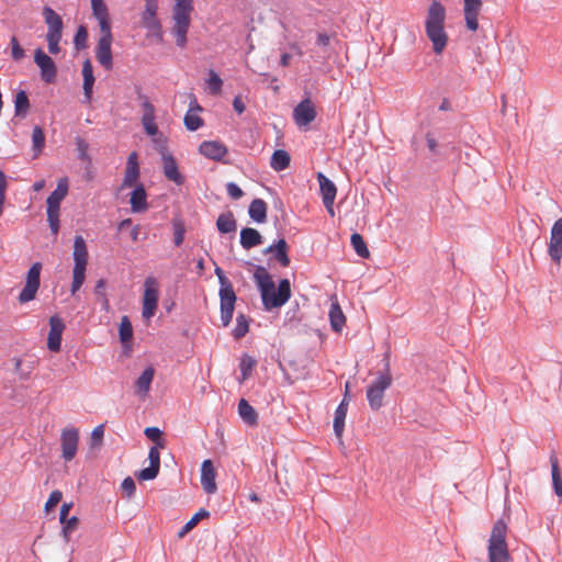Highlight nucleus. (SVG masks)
<instances>
[{
    "mask_svg": "<svg viewBox=\"0 0 562 562\" xmlns=\"http://www.w3.org/2000/svg\"><path fill=\"white\" fill-rule=\"evenodd\" d=\"M254 279L259 288L262 304L266 311L281 307L291 296V285L288 279L279 282L278 289L274 286L272 277L262 266H257L254 272Z\"/></svg>",
    "mask_w": 562,
    "mask_h": 562,
    "instance_id": "nucleus-1",
    "label": "nucleus"
},
{
    "mask_svg": "<svg viewBox=\"0 0 562 562\" xmlns=\"http://www.w3.org/2000/svg\"><path fill=\"white\" fill-rule=\"evenodd\" d=\"M446 16V8L439 1L432 0L426 14L425 32L437 55L446 49L449 41L445 30Z\"/></svg>",
    "mask_w": 562,
    "mask_h": 562,
    "instance_id": "nucleus-2",
    "label": "nucleus"
},
{
    "mask_svg": "<svg viewBox=\"0 0 562 562\" xmlns=\"http://www.w3.org/2000/svg\"><path fill=\"white\" fill-rule=\"evenodd\" d=\"M172 5V29L171 32L176 38V44L180 48L187 45V35L191 24V13L193 12V0H173Z\"/></svg>",
    "mask_w": 562,
    "mask_h": 562,
    "instance_id": "nucleus-3",
    "label": "nucleus"
},
{
    "mask_svg": "<svg viewBox=\"0 0 562 562\" xmlns=\"http://www.w3.org/2000/svg\"><path fill=\"white\" fill-rule=\"evenodd\" d=\"M506 538L507 525L503 519H498L494 524L488 539V562H512Z\"/></svg>",
    "mask_w": 562,
    "mask_h": 562,
    "instance_id": "nucleus-4",
    "label": "nucleus"
},
{
    "mask_svg": "<svg viewBox=\"0 0 562 562\" xmlns=\"http://www.w3.org/2000/svg\"><path fill=\"white\" fill-rule=\"evenodd\" d=\"M74 268H72V282L71 293L75 294L80 290L86 280V269L88 265V248L86 240L82 236H76L74 240Z\"/></svg>",
    "mask_w": 562,
    "mask_h": 562,
    "instance_id": "nucleus-5",
    "label": "nucleus"
},
{
    "mask_svg": "<svg viewBox=\"0 0 562 562\" xmlns=\"http://www.w3.org/2000/svg\"><path fill=\"white\" fill-rule=\"evenodd\" d=\"M390 355L386 352L384 355L385 360V369L382 373L378 375V378L368 386L367 390V400L369 406L373 411H378L383 405L384 392L392 385V375L390 372Z\"/></svg>",
    "mask_w": 562,
    "mask_h": 562,
    "instance_id": "nucleus-6",
    "label": "nucleus"
},
{
    "mask_svg": "<svg viewBox=\"0 0 562 562\" xmlns=\"http://www.w3.org/2000/svg\"><path fill=\"white\" fill-rule=\"evenodd\" d=\"M68 188V179L66 177L59 179L56 189L50 193V195L46 200L47 221L54 235H57L59 232L60 203L67 196Z\"/></svg>",
    "mask_w": 562,
    "mask_h": 562,
    "instance_id": "nucleus-7",
    "label": "nucleus"
},
{
    "mask_svg": "<svg viewBox=\"0 0 562 562\" xmlns=\"http://www.w3.org/2000/svg\"><path fill=\"white\" fill-rule=\"evenodd\" d=\"M45 23L47 24L46 40L48 43V52L53 55L59 53V42L63 34V20L61 18L49 7H45L43 10Z\"/></svg>",
    "mask_w": 562,
    "mask_h": 562,
    "instance_id": "nucleus-8",
    "label": "nucleus"
},
{
    "mask_svg": "<svg viewBox=\"0 0 562 562\" xmlns=\"http://www.w3.org/2000/svg\"><path fill=\"white\" fill-rule=\"evenodd\" d=\"M158 0H144V10L140 13V25L153 36L162 38V26L158 19Z\"/></svg>",
    "mask_w": 562,
    "mask_h": 562,
    "instance_id": "nucleus-9",
    "label": "nucleus"
},
{
    "mask_svg": "<svg viewBox=\"0 0 562 562\" xmlns=\"http://www.w3.org/2000/svg\"><path fill=\"white\" fill-rule=\"evenodd\" d=\"M159 299V283L156 278L147 277L144 282L143 310L145 319H150L157 310Z\"/></svg>",
    "mask_w": 562,
    "mask_h": 562,
    "instance_id": "nucleus-10",
    "label": "nucleus"
},
{
    "mask_svg": "<svg viewBox=\"0 0 562 562\" xmlns=\"http://www.w3.org/2000/svg\"><path fill=\"white\" fill-rule=\"evenodd\" d=\"M142 125L144 127L145 133L148 136H157L154 138V143L157 144L161 149H165V139H162L161 135L158 136V126L156 124V116H155V106L153 103L148 100L147 97L142 98Z\"/></svg>",
    "mask_w": 562,
    "mask_h": 562,
    "instance_id": "nucleus-11",
    "label": "nucleus"
},
{
    "mask_svg": "<svg viewBox=\"0 0 562 562\" xmlns=\"http://www.w3.org/2000/svg\"><path fill=\"white\" fill-rule=\"evenodd\" d=\"M42 263L35 262L31 266L26 273L25 285L19 294V302L24 304L35 299L40 289V276Z\"/></svg>",
    "mask_w": 562,
    "mask_h": 562,
    "instance_id": "nucleus-12",
    "label": "nucleus"
},
{
    "mask_svg": "<svg viewBox=\"0 0 562 562\" xmlns=\"http://www.w3.org/2000/svg\"><path fill=\"white\" fill-rule=\"evenodd\" d=\"M79 445V430L76 427H66L60 434L61 458L69 462L77 453Z\"/></svg>",
    "mask_w": 562,
    "mask_h": 562,
    "instance_id": "nucleus-13",
    "label": "nucleus"
},
{
    "mask_svg": "<svg viewBox=\"0 0 562 562\" xmlns=\"http://www.w3.org/2000/svg\"><path fill=\"white\" fill-rule=\"evenodd\" d=\"M34 61L41 70V78L46 83H53L56 80L57 67L54 60L43 52L42 48H36L34 52Z\"/></svg>",
    "mask_w": 562,
    "mask_h": 562,
    "instance_id": "nucleus-14",
    "label": "nucleus"
},
{
    "mask_svg": "<svg viewBox=\"0 0 562 562\" xmlns=\"http://www.w3.org/2000/svg\"><path fill=\"white\" fill-rule=\"evenodd\" d=\"M113 41L112 32L101 33L95 48V57L101 66L106 70L113 67L111 44Z\"/></svg>",
    "mask_w": 562,
    "mask_h": 562,
    "instance_id": "nucleus-15",
    "label": "nucleus"
},
{
    "mask_svg": "<svg viewBox=\"0 0 562 562\" xmlns=\"http://www.w3.org/2000/svg\"><path fill=\"white\" fill-rule=\"evenodd\" d=\"M221 299V321L224 327H227L233 318V313L236 303V294L234 290L220 289Z\"/></svg>",
    "mask_w": 562,
    "mask_h": 562,
    "instance_id": "nucleus-16",
    "label": "nucleus"
},
{
    "mask_svg": "<svg viewBox=\"0 0 562 562\" xmlns=\"http://www.w3.org/2000/svg\"><path fill=\"white\" fill-rule=\"evenodd\" d=\"M316 117V110L310 99L301 101L293 110V119L297 126H307Z\"/></svg>",
    "mask_w": 562,
    "mask_h": 562,
    "instance_id": "nucleus-17",
    "label": "nucleus"
},
{
    "mask_svg": "<svg viewBox=\"0 0 562 562\" xmlns=\"http://www.w3.org/2000/svg\"><path fill=\"white\" fill-rule=\"evenodd\" d=\"M548 252L554 262L560 263L562 258V218L557 220L552 225Z\"/></svg>",
    "mask_w": 562,
    "mask_h": 562,
    "instance_id": "nucleus-18",
    "label": "nucleus"
},
{
    "mask_svg": "<svg viewBox=\"0 0 562 562\" xmlns=\"http://www.w3.org/2000/svg\"><path fill=\"white\" fill-rule=\"evenodd\" d=\"M65 330V324L58 315L49 318V333L47 337V348L50 351L58 352L60 350L61 335Z\"/></svg>",
    "mask_w": 562,
    "mask_h": 562,
    "instance_id": "nucleus-19",
    "label": "nucleus"
},
{
    "mask_svg": "<svg viewBox=\"0 0 562 562\" xmlns=\"http://www.w3.org/2000/svg\"><path fill=\"white\" fill-rule=\"evenodd\" d=\"M139 175L140 171L138 166V156L136 151H133L130 154L127 158L124 178L121 184V190L134 187L139 179Z\"/></svg>",
    "mask_w": 562,
    "mask_h": 562,
    "instance_id": "nucleus-20",
    "label": "nucleus"
},
{
    "mask_svg": "<svg viewBox=\"0 0 562 562\" xmlns=\"http://www.w3.org/2000/svg\"><path fill=\"white\" fill-rule=\"evenodd\" d=\"M149 467L140 470L136 477L140 481L154 480L160 469V452L158 447H151L148 452Z\"/></svg>",
    "mask_w": 562,
    "mask_h": 562,
    "instance_id": "nucleus-21",
    "label": "nucleus"
},
{
    "mask_svg": "<svg viewBox=\"0 0 562 562\" xmlns=\"http://www.w3.org/2000/svg\"><path fill=\"white\" fill-rule=\"evenodd\" d=\"M92 15L99 23L100 33L111 32V20L106 3L104 0H91Z\"/></svg>",
    "mask_w": 562,
    "mask_h": 562,
    "instance_id": "nucleus-22",
    "label": "nucleus"
},
{
    "mask_svg": "<svg viewBox=\"0 0 562 562\" xmlns=\"http://www.w3.org/2000/svg\"><path fill=\"white\" fill-rule=\"evenodd\" d=\"M216 471L211 460H204L201 465V485L207 494H214L217 491Z\"/></svg>",
    "mask_w": 562,
    "mask_h": 562,
    "instance_id": "nucleus-23",
    "label": "nucleus"
},
{
    "mask_svg": "<svg viewBox=\"0 0 562 562\" xmlns=\"http://www.w3.org/2000/svg\"><path fill=\"white\" fill-rule=\"evenodd\" d=\"M482 9V0H464V19L467 27L475 32L479 29L477 16Z\"/></svg>",
    "mask_w": 562,
    "mask_h": 562,
    "instance_id": "nucleus-24",
    "label": "nucleus"
},
{
    "mask_svg": "<svg viewBox=\"0 0 562 562\" xmlns=\"http://www.w3.org/2000/svg\"><path fill=\"white\" fill-rule=\"evenodd\" d=\"M199 151L209 159L221 160L227 154V148L221 142L204 140L200 145Z\"/></svg>",
    "mask_w": 562,
    "mask_h": 562,
    "instance_id": "nucleus-25",
    "label": "nucleus"
},
{
    "mask_svg": "<svg viewBox=\"0 0 562 562\" xmlns=\"http://www.w3.org/2000/svg\"><path fill=\"white\" fill-rule=\"evenodd\" d=\"M162 167L165 177L168 180L176 184H182L184 182V177L179 172L176 159L165 151H162Z\"/></svg>",
    "mask_w": 562,
    "mask_h": 562,
    "instance_id": "nucleus-26",
    "label": "nucleus"
},
{
    "mask_svg": "<svg viewBox=\"0 0 562 562\" xmlns=\"http://www.w3.org/2000/svg\"><path fill=\"white\" fill-rule=\"evenodd\" d=\"M349 385L346 384V393H348ZM347 394H345L344 400L338 405V407L335 411V417H334V431L335 435L338 438L342 437L344 434V427H345V419L348 411V401H347Z\"/></svg>",
    "mask_w": 562,
    "mask_h": 562,
    "instance_id": "nucleus-27",
    "label": "nucleus"
},
{
    "mask_svg": "<svg viewBox=\"0 0 562 562\" xmlns=\"http://www.w3.org/2000/svg\"><path fill=\"white\" fill-rule=\"evenodd\" d=\"M130 204L134 213L144 212L148 209L147 194L143 184H137L132 191Z\"/></svg>",
    "mask_w": 562,
    "mask_h": 562,
    "instance_id": "nucleus-28",
    "label": "nucleus"
},
{
    "mask_svg": "<svg viewBox=\"0 0 562 562\" xmlns=\"http://www.w3.org/2000/svg\"><path fill=\"white\" fill-rule=\"evenodd\" d=\"M263 254H274V258L283 267H288L290 265V258L288 256V244L283 238L279 239L276 245H270L267 247L263 250Z\"/></svg>",
    "mask_w": 562,
    "mask_h": 562,
    "instance_id": "nucleus-29",
    "label": "nucleus"
},
{
    "mask_svg": "<svg viewBox=\"0 0 562 562\" xmlns=\"http://www.w3.org/2000/svg\"><path fill=\"white\" fill-rule=\"evenodd\" d=\"M317 180L319 183L323 202H334L337 193L335 183L322 172H318Z\"/></svg>",
    "mask_w": 562,
    "mask_h": 562,
    "instance_id": "nucleus-30",
    "label": "nucleus"
},
{
    "mask_svg": "<svg viewBox=\"0 0 562 562\" xmlns=\"http://www.w3.org/2000/svg\"><path fill=\"white\" fill-rule=\"evenodd\" d=\"M82 77H83V94L87 101L91 100L92 89L94 85L93 67L90 59L82 63Z\"/></svg>",
    "mask_w": 562,
    "mask_h": 562,
    "instance_id": "nucleus-31",
    "label": "nucleus"
},
{
    "mask_svg": "<svg viewBox=\"0 0 562 562\" xmlns=\"http://www.w3.org/2000/svg\"><path fill=\"white\" fill-rule=\"evenodd\" d=\"M202 108L194 100L190 104L189 111L186 113L183 122L189 131H196L203 125V120L198 115L196 112L201 111Z\"/></svg>",
    "mask_w": 562,
    "mask_h": 562,
    "instance_id": "nucleus-32",
    "label": "nucleus"
},
{
    "mask_svg": "<svg viewBox=\"0 0 562 562\" xmlns=\"http://www.w3.org/2000/svg\"><path fill=\"white\" fill-rule=\"evenodd\" d=\"M262 243L261 234L251 227H246L240 231V245L245 249H250Z\"/></svg>",
    "mask_w": 562,
    "mask_h": 562,
    "instance_id": "nucleus-33",
    "label": "nucleus"
},
{
    "mask_svg": "<svg viewBox=\"0 0 562 562\" xmlns=\"http://www.w3.org/2000/svg\"><path fill=\"white\" fill-rule=\"evenodd\" d=\"M329 321L333 330L340 331L346 323V317L337 301L333 302L329 310Z\"/></svg>",
    "mask_w": 562,
    "mask_h": 562,
    "instance_id": "nucleus-34",
    "label": "nucleus"
},
{
    "mask_svg": "<svg viewBox=\"0 0 562 562\" xmlns=\"http://www.w3.org/2000/svg\"><path fill=\"white\" fill-rule=\"evenodd\" d=\"M249 216L257 223L267 220V203L261 199H255L249 205Z\"/></svg>",
    "mask_w": 562,
    "mask_h": 562,
    "instance_id": "nucleus-35",
    "label": "nucleus"
},
{
    "mask_svg": "<svg viewBox=\"0 0 562 562\" xmlns=\"http://www.w3.org/2000/svg\"><path fill=\"white\" fill-rule=\"evenodd\" d=\"M155 370L148 367L143 371L140 376L136 380V389L139 394L147 395L150 390L151 382L154 380Z\"/></svg>",
    "mask_w": 562,
    "mask_h": 562,
    "instance_id": "nucleus-36",
    "label": "nucleus"
},
{
    "mask_svg": "<svg viewBox=\"0 0 562 562\" xmlns=\"http://www.w3.org/2000/svg\"><path fill=\"white\" fill-rule=\"evenodd\" d=\"M291 158L288 151L278 149L272 154L270 166L276 171H282L290 165Z\"/></svg>",
    "mask_w": 562,
    "mask_h": 562,
    "instance_id": "nucleus-37",
    "label": "nucleus"
},
{
    "mask_svg": "<svg viewBox=\"0 0 562 562\" xmlns=\"http://www.w3.org/2000/svg\"><path fill=\"white\" fill-rule=\"evenodd\" d=\"M238 413L245 423L249 425L257 424L258 415L254 407L245 398H241L238 403Z\"/></svg>",
    "mask_w": 562,
    "mask_h": 562,
    "instance_id": "nucleus-38",
    "label": "nucleus"
},
{
    "mask_svg": "<svg viewBox=\"0 0 562 562\" xmlns=\"http://www.w3.org/2000/svg\"><path fill=\"white\" fill-rule=\"evenodd\" d=\"M217 229L223 233H232L236 231V221L232 212L223 213L216 221Z\"/></svg>",
    "mask_w": 562,
    "mask_h": 562,
    "instance_id": "nucleus-39",
    "label": "nucleus"
},
{
    "mask_svg": "<svg viewBox=\"0 0 562 562\" xmlns=\"http://www.w3.org/2000/svg\"><path fill=\"white\" fill-rule=\"evenodd\" d=\"M551 475H552V484L554 493L561 497L562 496V476L559 469L558 458L555 456H551Z\"/></svg>",
    "mask_w": 562,
    "mask_h": 562,
    "instance_id": "nucleus-40",
    "label": "nucleus"
},
{
    "mask_svg": "<svg viewBox=\"0 0 562 562\" xmlns=\"http://www.w3.org/2000/svg\"><path fill=\"white\" fill-rule=\"evenodd\" d=\"M29 109H30L29 97L24 90H20L15 94V100H14L15 115L25 117L26 113L29 112Z\"/></svg>",
    "mask_w": 562,
    "mask_h": 562,
    "instance_id": "nucleus-41",
    "label": "nucleus"
},
{
    "mask_svg": "<svg viewBox=\"0 0 562 562\" xmlns=\"http://www.w3.org/2000/svg\"><path fill=\"white\" fill-rule=\"evenodd\" d=\"M350 243H351V246L355 249L356 254L359 257L364 258V259L369 258L370 251L367 247V244H366L363 237L360 234L353 233L350 237Z\"/></svg>",
    "mask_w": 562,
    "mask_h": 562,
    "instance_id": "nucleus-42",
    "label": "nucleus"
},
{
    "mask_svg": "<svg viewBox=\"0 0 562 562\" xmlns=\"http://www.w3.org/2000/svg\"><path fill=\"white\" fill-rule=\"evenodd\" d=\"M32 144L34 150V158H36L45 147V135L43 128L38 125L34 126L32 132Z\"/></svg>",
    "mask_w": 562,
    "mask_h": 562,
    "instance_id": "nucleus-43",
    "label": "nucleus"
},
{
    "mask_svg": "<svg viewBox=\"0 0 562 562\" xmlns=\"http://www.w3.org/2000/svg\"><path fill=\"white\" fill-rule=\"evenodd\" d=\"M106 282L104 279H100L97 281L94 286V294L97 295L98 301L102 305V310L105 312L110 311V302L105 292Z\"/></svg>",
    "mask_w": 562,
    "mask_h": 562,
    "instance_id": "nucleus-44",
    "label": "nucleus"
},
{
    "mask_svg": "<svg viewBox=\"0 0 562 562\" xmlns=\"http://www.w3.org/2000/svg\"><path fill=\"white\" fill-rule=\"evenodd\" d=\"M210 513L206 509H200L195 513L191 519L182 527L179 531L178 537L182 538L186 533H188L191 529H193L201 519L207 518Z\"/></svg>",
    "mask_w": 562,
    "mask_h": 562,
    "instance_id": "nucleus-45",
    "label": "nucleus"
},
{
    "mask_svg": "<svg viewBox=\"0 0 562 562\" xmlns=\"http://www.w3.org/2000/svg\"><path fill=\"white\" fill-rule=\"evenodd\" d=\"M249 330V322L244 314H238L236 317V326L233 329V336L236 339L243 338Z\"/></svg>",
    "mask_w": 562,
    "mask_h": 562,
    "instance_id": "nucleus-46",
    "label": "nucleus"
},
{
    "mask_svg": "<svg viewBox=\"0 0 562 562\" xmlns=\"http://www.w3.org/2000/svg\"><path fill=\"white\" fill-rule=\"evenodd\" d=\"M120 339L123 344L128 342L133 337V327L127 316L121 318L119 327Z\"/></svg>",
    "mask_w": 562,
    "mask_h": 562,
    "instance_id": "nucleus-47",
    "label": "nucleus"
},
{
    "mask_svg": "<svg viewBox=\"0 0 562 562\" xmlns=\"http://www.w3.org/2000/svg\"><path fill=\"white\" fill-rule=\"evenodd\" d=\"M255 366H256V360L252 357L245 355L241 358L240 364H239L240 372H241V381H245L250 376L251 371L255 368Z\"/></svg>",
    "mask_w": 562,
    "mask_h": 562,
    "instance_id": "nucleus-48",
    "label": "nucleus"
},
{
    "mask_svg": "<svg viewBox=\"0 0 562 562\" xmlns=\"http://www.w3.org/2000/svg\"><path fill=\"white\" fill-rule=\"evenodd\" d=\"M63 524V536L65 540L68 542L70 539V535L72 531H75L78 527L79 519L76 516H72L70 518L65 519V522Z\"/></svg>",
    "mask_w": 562,
    "mask_h": 562,
    "instance_id": "nucleus-49",
    "label": "nucleus"
},
{
    "mask_svg": "<svg viewBox=\"0 0 562 562\" xmlns=\"http://www.w3.org/2000/svg\"><path fill=\"white\" fill-rule=\"evenodd\" d=\"M103 436H104V426L99 425V426L94 427L90 435V447L91 448L101 447V445L103 442Z\"/></svg>",
    "mask_w": 562,
    "mask_h": 562,
    "instance_id": "nucleus-50",
    "label": "nucleus"
},
{
    "mask_svg": "<svg viewBox=\"0 0 562 562\" xmlns=\"http://www.w3.org/2000/svg\"><path fill=\"white\" fill-rule=\"evenodd\" d=\"M172 228H173L175 245L177 247H179L180 245H182V243L184 240V234H186L184 225L181 221H173Z\"/></svg>",
    "mask_w": 562,
    "mask_h": 562,
    "instance_id": "nucleus-51",
    "label": "nucleus"
},
{
    "mask_svg": "<svg viewBox=\"0 0 562 562\" xmlns=\"http://www.w3.org/2000/svg\"><path fill=\"white\" fill-rule=\"evenodd\" d=\"M88 31L83 25L77 29L75 34L74 44L77 49H82L87 46Z\"/></svg>",
    "mask_w": 562,
    "mask_h": 562,
    "instance_id": "nucleus-52",
    "label": "nucleus"
},
{
    "mask_svg": "<svg viewBox=\"0 0 562 562\" xmlns=\"http://www.w3.org/2000/svg\"><path fill=\"white\" fill-rule=\"evenodd\" d=\"M207 85L213 94H218L222 90L223 81L214 70H211Z\"/></svg>",
    "mask_w": 562,
    "mask_h": 562,
    "instance_id": "nucleus-53",
    "label": "nucleus"
},
{
    "mask_svg": "<svg viewBox=\"0 0 562 562\" xmlns=\"http://www.w3.org/2000/svg\"><path fill=\"white\" fill-rule=\"evenodd\" d=\"M63 494L60 491H53L45 503V510L50 512L60 501H61Z\"/></svg>",
    "mask_w": 562,
    "mask_h": 562,
    "instance_id": "nucleus-54",
    "label": "nucleus"
},
{
    "mask_svg": "<svg viewBox=\"0 0 562 562\" xmlns=\"http://www.w3.org/2000/svg\"><path fill=\"white\" fill-rule=\"evenodd\" d=\"M11 55L14 60H21L24 57V50L15 36L11 37Z\"/></svg>",
    "mask_w": 562,
    "mask_h": 562,
    "instance_id": "nucleus-55",
    "label": "nucleus"
},
{
    "mask_svg": "<svg viewBox=\"0 0 562 562\" xmlns=\"http://www.w3.org/2000/svg\"><path fill=\"white\" fill-rule=\"evenodd\" d=\"M76 146H77V150L79 153V158L81 160H89V155H88V143L83 139V138H80V137H77L76 138Z\"/></svg>",
    "mask_w": 562,
    "mask_h": 562,
    "instance_id": "nucleus-56",
    "label": "nucleus"
},
{
    "mask_svg": "<svg viewBox=\"0 0 562 562\" xmlns=\"http://www.w3.org/2000/svg\"><path fill=\"white\" fill-rule=\"evenodd\" d=\"M123 493L126 494L127 497H131L135 493V482L134 480L128 476L125 477L121 484Z\"/></svg>",
    "mask_w": 562,
    "mask_h": 562,
    "instance_id": "nucleus-57",
    "label": "nucleus"
},
{
    "mask_svg": "<svg viewBox=\"0 0 562 562\" xmlns=\"http://www.w3.org/2000/svg\"><path fill=\"white\" fill-rule=\"evenodd\" d=\"M226 190L228 195L234 200L240 199L244 194L243 190L234 182H228L226 184Z\"/></svg>",
    "mask_w": 562,
    "mask_h": 562,
    "instance_id": "nucleus-58",
    "label": "nucleus"
},
{
    "mask_svg": "<svg viewBox=\"0 0 562 562\" xmlns=\"http://www.w3.org/2000/svg\"><path fill=\"white\" fill-rule=\"evenodd\" d=\"M144 432H145L146 437L148 439H150L151 441L160 440L161 431L157 427H147Z\"/></svg>",
    "mask_w": 562,
    "mask_h": 562,
    "instance_id": "nucleus-59",
    "label": "nucleus"
},
{
    "mask_svg": "<svg viewBox=\"0 0 562 562\" xmlns=\"http://www.w3.org/2000/svg\"><path fill=\"white\" fill-rule=\"evenodd\" d=\"M7 190V179L3 171L0 170V204H4Z\"/></svg>",
    "mask_w": 562,
    "mask_h": 562,
    "instance_id": "nucleus-60",
    "label": "nucleus"
},
{
    "mask_svg": "<svg viewBox=\"0 0 562 562\" xmlns=\"http://www.w3.org/2000/svg\"><path fill=\"white\" fill-rule=\"evenodd\" d=\"M330 43V36L327 33H318L316 44L322 47H327Z\"/></svg>",
    "mask_w": 562,
    "mask_h": 562,
    "instance_id": "nucleus-61",
    "label": "nucleus"
},
{
    "mask_svg": "<svg viewBox=\"0 0 562 562\" xmlns=\"http://www.w3.org/2000/svg\"><path fill=\"white\" fill-rule=\"evenodd\" d=\"M71 507H72V503H64L61 505L60 514H59L60 522H65V519H67V516H68L69 510L71 509Z\"/></svg>",
    "mask_w": 562,
    "mask_h": 562,
    "instance_id": "nucleus-62",
    "label": "nucleus"
},
{
    "mask_svg": "<svg viewBox=\"0 0 562 562\" xmlns=\"http://www.w3.org/2000/svg\"><path fill=\"white\" fill-rule=\"evenodd\" d=\"M233 108L238 113L241 114L245 111V104L240 97H235L233 101Z\"/></svg>",
    "mask_w": 562,
    "mask_h": 562,
    "instance_id": "nucleus-63",
    "label": "nucleus"
},
{
    "mask_svg": "<svg viewBox=\"0 0 562 562\" xmlns=\"http://www.w3.org/2000/svg\"><path fill=\"white\" fill-rule=\"evenodd\" d=\"M218 281H220V284H221L220 289H226L227 288L229 290H234L232 283L226 278V276H220Z\"/></svg>",
    "mask_w": 562,
    "mask_h": 562,
    "instance_id": "nucleus-64",
    "label": "nucleus"
}]
</instances>
